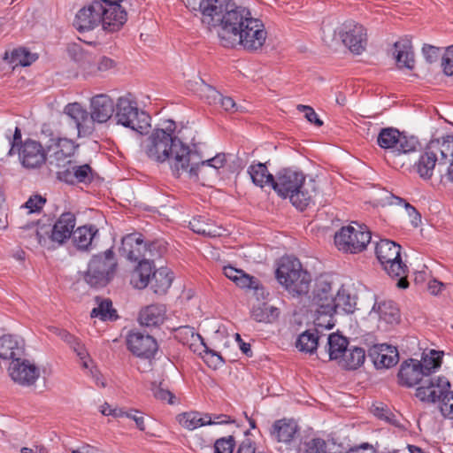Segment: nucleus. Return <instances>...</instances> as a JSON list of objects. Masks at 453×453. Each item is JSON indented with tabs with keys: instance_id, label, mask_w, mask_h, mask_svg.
I'll return each mask as SVG.
<instances>
[{
	"instance_id": "34",
	"label": "nucleus",
	"mask_w": 453,
	"mask_h": 453,
	"mask_svg": "<svg viewBox=\"0 0 453 453\" xmlns=\"http://www.w3.org/2000/svg\"><path fill=\"white\" fill-rule=\"evenodd\" d=\"M165 314V309L163 305L151 304L140 311L139 322L147 327L157 326L164 322Z\"/></svg>"
},
{
	"instance_id": "27",
	"label": "nucleus",
	"mask_w": 453,
	"mask_h": 453,
	"mask_svg": "<svg viewBox=\"0 0 453 453\" xmlns=\"http://www.w3.org/2000/svg\"><path fill=\"white\" fill-rule=\"evenodd\" d=\"M53 146L55 150L50 156V164L55 163L57 166L64 167L67 165V160H71L70 158L74 155L78 148L74 142L67 138H58L55 144L48 146V150L50 151Z\"/></svg>"
},
{
	"instance_id": "22",
	"label": "nucleus",
	"mask_w": 453,
	"mask_h": 453,
	"mask_svg": "<svg viewBox=\"0 0 453 453\" xmlns=\"http://www.w3.org/2000/svg\"><path fill=\"white\" fill-rule=\"evenodd\" d=\"M115 105L116 104L107 95L100 94L92 97L89 112L92 124L108 121L114 115Z\"/></svg>"
},
{
	"instance_id": "62",
	"label": "nucleus",
	"mask_w": 453,
	"mask_h": 453,
	"mask_svg": "<svg viewBox=\"0 0 453 453\" xmlns=\"http://www.w3.org/2000/svg\"><path fill=\"white\" fill-rule=\"evenodd\" d=\"M235 453H265L262 450H258L257 444L254 441L250 438H245L238 445Z\"/></svg>"
},
{
	"instance_id": "48",
	"label": "nucleus",
	"mask_w": 453,
	"mask_h": 453,
	"mask_svg": "<svg viewBox=\"0 0 453 453\" xmlns=\"http://www.w3.org/2000/svg\"><path fill=\"white\" fill-rule=\"evenodd\" d=\"M91 318H99L103 321L115 320L118 318L116 310L112 308V303L110 299H104L98 306L94 308L90 313Z\"/></svg>"
},
{
	"instance_id": "32",
	"label": "nucleus",
	"mask_w": 453,
	"mask_h": 453,
	"mask_svg": "<svg viewBox=\"0 0 453 453\" xmlns=\"http://www.w3.org/2000/svg\"><path fill=\"white\" fill-rule=\"evenodd\" d=\"M375 254L382 266H385L401 257V246L393 241L382 239L376 244Z\"/></svg>"
},
{
	"instance_id": "21",
	"label": "nucleus",
	"mask_w": 453,
	"mask_h": 453,
	"mask_svg": "<svg viewBox=\"0 0 453 453\" xmlns=\"http://www.w3.org/2000/svg\"><path fill=\"white\" fill-rule=\"evenodd\" d=\"M368 357L377 369L390 368L399 361L398 350L388 344H375L368 350Z\"/></svg>"
},
{
	"instance_id": "23",
	"label": "nucleus",
	"mask_w": 453,
	"mask_h": 453,
	"mask_svg": "<svg viewBox=\"0 0 453 453\" xmlns=\"http://www.w3.org/2000/svg\"><path fill=\"white\" fill-rule=\"evenodd\" d=\"M145 250L146 242L143 241L142 234L132 233L122 238L119 254L130 261L136 262L143 258Z\"/></svg>"
},
{
	"instance_id": "37",
	"label": "nucleus",
	"mask_w": 453,
	"mask_h": 453,
	"mask_svg": "<svg viewBox=\"0 0 453 453\" xmlns=\"http://www.w3.org/2000/svg\"><path fill=\"white\" fill-rule=\"evenodd\" d=\"M173 274L167 267L155 270L150 280V288L157 295H164L172 285Z\"/></svg>"
},
{
	"instance_id": "11",
	"label": "nucleus",
	"mask_w": 453,
	"mask_h": 453,
	"mask_svg": "<svg viewBox=\"0 0 453 453\" xmlns=\"http://www.w3.org/2000/svg\"><path fill=\"white\" fill-rule=\"evenodd\" d=\"M180 154H177L176 168L182 169V173H188L189 177L198 178V170L209 166L218 172L220 168H223L226 165V158L225 153H219L215 157L202 160L200 153L196 150H190L189 148H182Z\"/></svg>"
},
{
	"instance_id": "17",
	"label": "nucleus",
	"mask_w": 453,
	"mask_h": 453,
	"mask_svg": "<svg viewBox=\"0 0 453 453\" xmlns=\"http://www.w3.org/2000/svg\"><path fill=\"white\" fill-rule=\"evenodd\" d=\"M127 344L134 355L146 359L154 357L158 349L155 338L140 331L130 332L127 338Z\"/></svg>"
},
{
	"instance_id": "45",
	"label": "nucleus",
	"mask_w": 453,
	"mask_h": 453,
	"mask_svg": "<svg viewBox=\"0 0 453 453\" xmlns=\"http://www.w3.org/2000/svg\"><path fill=\"white\" fill-rule=\"evenodd\" d=\"M442 355L443 352L434 349L430 350L428 354L423 353L420 362L422 364V370H424V373L427 379L433 372L441 367Z\"/></svg>"
},
{
	"instance_id": "35",
	"label": "nucleus",
	"mask_w": 453,
	"mask_h": 453,
	"mask_svg": "<svg viewBox=\"0 0 453 453\" xmlns=\"http://www.w3.org/2000/svg\"><path fill=\"white\" fill-rule=\"evenodd\" d=\"M394 47L398 65L412 70L414 68L415 60L411 42L408 39H403L395 42Z\"/></svg>"
},
{
	"instance_id": "55",
	"label": "nucleus",
	"mask_w": 453,
	"mask_h": 453,
	"mask_svg": "<svg viewBox=\"0 0 453 453\" xmlns=\"http://www.w3.org/2000/svg\"><path fill=\"white\" fill-rule=\"evenodd\" d=\"M303 453H326V443L321 438H313L304 443Z\"/></svg>"
},
{
	"instance_id": "14",
	"label": "nucleus",
	"mask_w": 453,
	"mask_h": 453,
	"mask_svg": "<svg viewBox=\"0 0 453 453\" xmlns=\"http://www.w3.org/2000/svg\"><path fill=\"white\" fill-rule=\"evenodd\" d=\"M449 156H453V150L449 143L431 142L415 164L417 173L423 179H430L436 162L438 161L439 165L446 164Z\"/></svg>"
},
{
	"instance_id": "15",
	"label": "nucleus",
	"mask_w": 453,
	"mask_h": 453,
	"mask_svg": "<svg viewBox=\"0 0 453 453\" xmlns=\"http://www.w3.org/2000/svg\"><path fill=\"white\" fill-rule=\"evenodd\" d=\"M334 35L353 54L360 55L365 50L367 44L366 28L354 20L343 22L334 30Z\"/></svg>"
},
{
	"instance_id": "39",
	"label": "nucleus",
	"mask_w": 453,
	"mask_h": 453,
	"mask_svg": "<svg viewBox=\"0 0 453 453\" xmlns=\"http://www.w3.org/2000/svg\"><path fill=\"white\" fill-rule=\"evenodd\" d=\"M174 338L183 345H188L191 349L196 342L200 346L203 343V338L189 326H181L173 328Z\"/></svg>"
},
{
	"instance_id": "36",
	"label": "nucleus",
	"mask_w": 453,
	"mask_h": 453,
	"mask_svg": "<svg viewBox=\"0 0 453 453\" xmlns=\"http://www.w3.org/2000/svg\"><path fill=\"white\" fill-rule=\"evenodd\" d=\"M247 172L250 176L252 183L257 187L264 188L266 185H270L273 188L275 176L268 172L265 163L254 162L248 167Z\"/></svg>"
},
{
	"instance_id": "16",
	"label": "nucleus",
	"mask_w": 453,
	"mask_h": 453,
	"mask_svg": "<svg viewBox=\"0 0 453 453\" xmlns=\"http://www.w3.org/2000/svg\"><path fill=\"white\" fill-rule=\"evenodd\" d=\"M21 165L27 169L40 168L47 160V152L40 142L27 138L16 150Z\"/></svg>"
},
{
	"instance_id": "30",
	"label": "nucleus",
	"mask_w": 453,
	"mask_h": 453,
	"mask_svg": "<svg viewBox=\"0 0 453 453\" xmlns=\"http://www.w3.org/2000/svg\"><path fill=\"white\" fill-rule=\"evenodd\" d=\"M155 265L151 262L141 258L138 265L131 273L130 282L137 289L145 288L150 282Z\"/></svg>"
},
{
	"instance_id": "3",
	"label": "nucleus",
	"mask_w": 453,
	"mask_h": 453,
	"mask_svg": "<svg viewBox=\"0 0 453 453\" xmlns=\"http://www.w3.org/2000/svg\"><path fill=\"white\" fill-rule=\"evenodd\" d=\"M305 174L290 167L282 168L275 174L273 189L283 198H289L290 203L297 210L304 211L311 201V195L304 188Z\"/></svg>"
},
{
	"instance_id": "24",
	"label": "nucleus",
	"mask_w": 453,
	"mask_h": 453,
	"mask_svg": "<svg viewBox=\"0 0 453 453\" xmlns=\"http://www.w3.org/2000/svg\"><path fill=\"white\" fill-rule=\"evenodd\" d=\"M67 167L57 173L58 179L68 184L74 182H91L92 168L89 165H75L72 160H67Z\"/></svg>"
},
{
	"instance_id": "61",
	"label": "nucleus",
	"mask_w": 453,
	"mask_h": 453,
	"mask_svg": "<svg viewBox=\"0 0 453 453\" xmlns=\"http://www.w3.org/2000/svg\"><path fill=\"white\" fill-rule=\"evenodd\" d=\"M441 65L446 75H453V45L449 47L444 53Z\"/></svg>"
},
{
	"instance_id": "51",
	"label": "nucleus",
	"mask_w": 453,
	"mask_h": 453,
	"mask_svg": "<svg viewBox=\"0 0 453 453\" xmlns=\"http://www.w3.org/2000/svg\"><path fill=\"white\" fill-rule=\"evenodd\" d=\"M201 347L203 348V351L199 354L202 355V353H204L203 358L209 367L212 369H218L225 364V360L223 359L222 356L219 353L209 349L204 342L201 345Z\"/></svg>"
},
{
	"instance_id": "42",
	"label": "nucleus",
	"mask_w": 453,
	"mask_h": 453,
	"mask_svg": "<svg viewBox=\"0 0 453 453\" xmlns=\"http://www.w3.org/2000/svg\"><path fill=\"white\" fill-rule=\"evenodd\" d=\"M279 315L278 308L265 303L254 306L251 311V317L257 322L272 323L278 319Z\"/></svg>"
},
{
	"instance_id": "31",
	"label": "nucleus",
	"mask_w": 453,
	"mask_h": 453,
	"mask_svg": "<svg viewBox=\"0 0 453 453\" xmlns=\"http://www.w3.org/2000/svg\"><path fill=\"white\" fill-rule=\"evenodd\" d=\"M372 312L377 314L380 321L388 325H395L400 321V311L395 303L390 300L375 302Z\"/></svg>"
},
{
	"instance_id": "20",
	"label": "nucleus",
	"mask_w": 453,
	"mask_h": 453,
	"mask_svg": "<svg viewBox=\"0 0 453 453\" xmlns=\"http://www.w3.org/2000/svg\"><path fill=\"white\" fill-rule=\"evenodd\" d=\"M273 440L286 445H291L300 435V427L292 418L275 420L270 428Z\"/></svg>"
},
{
	"instance_id": "38",
	"label": "nucleus",
	"mask_w": 453,
	"mask_h": 453,
	"mask_svg": "<svg viewBox=\"0 0 453 453\" xmlns=\"http://www.w3.org/2000/svg\"><path fill=\"white\" fill-rule=\"evenodd\" d=\"M383 269L391 278H396V287L405 289L409 287L407 280L408 266L403 262L402 257H399L389 264L383 266Z\"/></svg>"
},
{
	"instance_id": "19",
	"label": "nucleus",
	"mask_w": 453,
	"mask_h": 453,
	"mask_svg": "<svg viewBox=\"0 0 453 453\" xmlns=\"http://www.w3.org/2000/svg\"><path fill=\"white\" fill-rule=\"evenodd\" d=\"M17 358L11 363L9 373L12 379L23 386L33 385L40 375V371L34 364L28 360Z\"/></svg>"
},
{
	"instance_id": "41",
	"label": "nucleus",
	"mask_w": 453,
	"mask_h": 453,
	"mask_svg": "<svg viewBox=\"0 0 453 453\" xmlns=\"http://www.w3.org/2000/svg\"><path fill=\"white\" fill-rule=\"evenodd\" d=\"M365 360V351L360 347H350L342 355V365L347 370H356Z\"/></svg>"
},
{
	"instance_id": "8",
	"label": "nucleus",
	"mask_w": 453,
	"mask_h": 453,
	"mask_svg": "<svg viewBox=\"0 0 453 453\" xmlns=\"http://www.w3.org/2000/svg\"><path fill=\"white\" fill-rule=\"evenodd\" d=\"M76 224V217L72 212H64L60 215L55 224L42 226L36 229V239L39 244L47 249L54 248L65 243L72 237Z\"/></svg>"
},
{
	"instance_id": "1",
	"label": "nucleus",
	"mask_w": 453,
	"mask_h": 453,
	"mask_svg": "<svg viewBox=\"0 0 453 453\" xmlns=\"http://www.w3.org/2000/svg\"><path fill=\"white\" fill-rule=\"evenodd\" d=\"M224 18L219 26V37L225 47L237 42L250 52L262 49L267 32L263 21L252 17L248 8L236 4Z\"/></svg>"
},
{
	"instance_id": "2",
	"label": "nucleus",
	"mask_w": 453,
	"mask_h": 453,
	"mask_svg": "<svg viewBox=\"0 0 453 453\" xmlns=\"http://www.w3.org/2000/svg\"><path fill=\"white\" fill-rule=\"evenodd\" d=\"M165 128H156L144 143V151L149 158L157 163L173 160L171 167L176 175L181 174L182 169H177V154L182 148H188L174 135L176 125L173 120L165 122Z\"/></svg>"
},
{
	"instance_id": "59",
	"label": "nucleus",
	"mask_w": 453,
	"mask_h": 453,
	"mask_svg": "<svg viewBox=\"0 0 453 453\" xmlns=\"http://www.w3.org/2000/svg\"><path fill=\"white\" fill-rule=\"evenodd\" d=\"M297 110L304 113V117L309 122L314 124L317 127H321L323 125V121L318 117L312 107L309 105L298 104Z\"/></svg>"
},
{
	"instance_id": "58",
	"label": "nucleus",
	"mask_w": 453,
	"mask_h": 453,
	"mask_svg": "<svg viewBox=\"0 0 453 453\" xmlns=\"http://www.w3.org/2000/svg\"><path fill=\"white\" fill-rule=\"evenodd\" d=\"M46 203V199L42 196L35 195L31 196L24 204L28 209L29 213L39 212Z\"/></svg>"
},
{
	"instance_id": "13",
	"label": "nucleus",
	"mask_w": 453,
	"mask_h": 453,
	"mask_svg": "<svg viewBox=\"0 0 453 453\" xmlns=\"http://www.w3.org/2000/svg\"><path fill=\"white\" fill-rule=\"evenodd\" d=\"M377 143L381 149L388 150L393 157L416 151L420 145L416 137L407 136L395 127L381 128Z\"/></svg>"
},
{
	"instance_id": "63",
	"label": "nucleus",
	"mask_w": 453,
	"mask_h": 453,
	"mask_svg": "<svg viewBox=\"0 0 453 453\" xmlns=\"http://www.w3.org/2000/svg\"><path fill=\"white\" fill-rule=\"evenodd\" d=\"M24 142L22 141V134L21 130L17 127L15 128L13 136L12 139H9L10 149L7 152V156H13L16 153V150L19 149L20 144Z\"/></svg>"
},
{
	"instance_id": "46",
	"label": "nucleus",
	"mask_w": 453,
	"mask_h": 453,
	"mask_svg": "<svg viewBox=\"0 0 453 453\" xmlns=\"http://www.w3.org/2000/svg\"><path fill=\"white\" fill-rule=\"evenodd\" d=\"M319 344V335L317 331L315 333L307 330L302 333L296 341V348L303 352L311 353L316 351Z\"/></svg>"
},
{
	"instance_id": "52",
	"label": "nucleus",
	"mask_w": 453,
	"mask_h": 453,
	"mask_svg": "<svg viewBox=\"0 0 453 453\" xmlns=\"http://www.w3.org/2000/svg\"><path fill=\"white\" fill-rule=\"evenodd\" d=\"M390 204L403 205L408 215L411 218V223L415 226H417L418 225V223L421 221L420 213L417 211V209L414 206H412L411 203H409L403 198H401V197L395 196H392Z\"/></svg>"
},
{
	"instance_id": "28",
	"label": "nucleus",
	"mask_w": 453,
	"mask_h": 453,
	"mask_svg": "<svg viewBox=\"0 0 453 453\" xmlns=\"http://www.w3.org/2000/svg\"><path fill=\"white\" fill-rule=\"evenodd\" d=\"M334 296L332 283L323 277L318 278L312 291L311 303L317 306V312L319 314L326 315L324 305L330 303V300Z\"/></svg>"
},
{
	"instance_id": "49",
	"label": "nucleus",
	"mask_w": 453,
	"mask_h": 453,
	"mask_svg": "<svg viewBox=\"0 0 453 453\" xmlns=\"http://www.w3.org/2000/svg\"><path fill=\"white\" fill-rule=\"evenodd\" d=\"M189 228L196 234L215 237L219 235L218 231L214 229L211 224L205 220L203 216H196L189 221Z\"/></svg>"
},
{
	"instance_id": "26",
	"label": "nucleus",
	"mask_w": 453,
	"mask_h": 453,
	"mask_svg": "<svg viewBox=\"0 0 453 453\" xmlns=\"http://www.w3.org/2000/svg\"><path fill=\"white\" fill-rule=\"evenodd\" d=\"M356 305L355 298L343 288H339L336 295L330 300V303L324 305L326 309V315L330 317L334 313H352Z\"/></svg>"
},
{
	"instance_id": "6",
	"label": "nucleus",
	"mask_w": 453,
	"mask_h": 453,
	"mask_svg": "<svg viewBox=\"0 0 453 453\" xmlns=\"http://www.w3.org/2000/svg\"><path fill=\"white\" fill-rule=\"evenodd\" d=\"M113 118L118 125L140 134L148 133L150 127V116L138 108L136 101L127 96L118 98Z\"/></svg>"
},
{
	"instance_id": "57",
	"label": "nucleus",
	"mask_w": 453,
	"mask_h": 453,
	"mask_svg": "<svg viewBox=\"0 0 453 453\" xmlns=\"http://www.w3.org/2000/svg\"><path fill=\"white\" fill-rule=\"evenodd\" d=\"M235 284L242 288H257L258 279L254 276H250L242 271L239 275L238 280H236Z\"/></svg>"
},
{
	"instance_id": "56",
	"label": "nucleus",
	"mask_w": 453,
	"mask_h": 453,
	"mask_svg": "<svg viewBox=\"0 0 453 453\" xmlns=\"http://www.w3.org/2000/svg\"><path fill=\"white\" fill-rule=\"evenodd\" d=\"M80 357V359L82 361V367L88 368V353L84 346V344L81 342L79 338H75L73 343H71L69 346Z\"/></svg>"
},
{
	"instance_id": "4",
	"label": "nucleus",
	"mask_w": 453,
	"mask_h": 453,
	"mask_svg": "<svg viewBox=\"0 0 453 453\" xmlns=\"http://www.w3.org/2000/svg\"><path fill=\"white\" fill-rule=\"evenodd\" d=\"M275 274L280 284L293 297H302L309 293L311 276L303 269L297 258L282 257Z\"/></svg>"
},
{
	"instance_id": "53",
	"label": "nucleus",
	"mask_w": 453,
	"mask_h": 453,
	"mask_svg": "<svg viewBox=\"0 0 453 453\" xmlns=\"http://www.w3.org/2000/svg\"><path fill=\"white\" fill-rule=\"evenodd\" d=\"M235 440L234 436L222 437L218 439L214 443V453H235Z\"/></svg>"
},
{
	"instance_id": "60",
	"label": "nucleus",
	"mask_w": 453,
	"mask_h": 453,
	"mask_svg": "<svg viewBox=\"0 0 453 453\" xmlns=\"http://www.w3.org/2000/svg\"><path fill=\"white\" fill-rule=\"evenodd\" d=\"M152 393L155 398L157 400L167 402L168 403H173V399L174 398L173 394L168 389H165L160 385H153L152 386Z\"/></svg>"
},
{
	"instance_id": "44",
	"label": "nucleus",
	"mask_w": 453,
	"mask_h": 453,
	"mask_svg": "<svg viewBox=\"0 0 453 453\" xmlns=\"http://www.w3.org/2000/svg\"><path fill=\"white\" fill-rule=\"evenodd\" d=\"M4 59L13 66H28L36 60L35 55L26 49H14L10 53L5 52Z\"/></svg>"
},
{
	"instance_id": "18",
	"label": "nucleus",
	"mask_w": 453,
	"mask_h": 453,
	"mask_svg": "<svg viewBox=\"0 0 453 453\" xmlns=\"http://www.w3.org/2000/svg\"><path fill=\"white\" fill-rule=\"evenodd\" d=\"M397 376L399 384L407 388H411L420 382H422L421 386H423L425 381L427 382L432 378L429 377L423 380L426 376L424 373V370H422V364L419 360L413 358H409L401 364Z\"/></svg>"
},
{
	"instance_id": "33",
	"label": "nucleus",
	"mask_w": 453,
	"mask_h": 453,
	"mask_svg": "<svg viewBox=\"0 0 453 453\" xmlns=\"http://www.w3.org/2000/svg\"><path fill=\"white\" fill-rule=\"evenodd\" d=\"M97 234L98 228L94 225L79 226L72 234L73 245L80 250H87Z\"/></svg>"
},
{
	"instance_id": "64",
	"label": "nucleus",
	"mask_w": 453,
	"mask_h": 453,
	"mask_svg": "<svg viewBox=\"0 0 453 453\" xmlns=\"http://www.w3.org/2000/svg\"><path fill=\"white\" fill-rule=\"evenodd\" d=\"M422 53L425 59L431 64L437 61L440 49L430 44H425L422 48Z\"/></svg>"
},
{
	"instance_id": "12",
	"label": "nucleus",
	"mask_w": 453,
	"mask_h": 453,
	"mask_svg": "<svg viewBox=\"0 0 453 453\" xmlns=\"http://www.w3.org/2000/svg\"><path fill=\"white\" fill-rule=\"evenodd\" d=\"M371 233L365 226L357 224L342 226L334 234V243L339 250L356 254L363 251L371 242Z\"/></svg>"
},
{
	"instance_id": "54",
	"label": "nucleus",
	"mask_w": 453,
	"mask_h": 453,
	"mask_svg": "<svg viewBox=\"0 0 453 453\" xmlns=\"http://www.w3.org/2000/svg\"><path fill=\"white\" fill-rule=\"evenodd\" d=\"M200 92L201 97L205 99L209 104H217L221 98V94L215 88L203 81Z\"/></svg>"
},
{
	"instance_id": "40",
	"label": "nucleus",
	"mask_w": 453,
	"mask_h": 453,
	"mask_svg": "<svg viewBox=\"0 0 453 453\" xmlns=\"http://www.w3.org/2000/svg\"><path fill=\"white\" fill-rule=\"evenodd\" d=\"M178 420L183 427L189 430H194L205 425H211V417L209 414L202 417L197 411L184 412L179 415Z\"/></svg>"
},
{
	"instance_id": "43",
	"label": "nucleus",
	"mask_w": 453,
	"mask_h": 453,
	"mask_svg": "<svg viewBox=\"0 0 453 453\" xmlns=\"http://www.w3.org/2000/svg\"><path fill=\"white\" fill-rule=\"evenodd\" d=\"M349 345L348 339L338 334H331L327 338L328 354L331 360L342 357Z\"/></svg>"
},
{
	"instance_id": "10",
	"label": "nucleus",
	"mask_w": 453,
	"mask_h": 453,
	"mask_svg": "<svg viewBox=\"0 0 453 453\" xmlns=\"http://www.w3.org/2000/svg\"><path fill=\"white\" fill-rule=\"evenodd\" d=\"M185 3L196 16L200 14L201 22L209 29L219 27L225 14L236 5L233 0H185Z\"/></svg>"
},
{
	"instance_id": "50",
	"label": "nucleus",
	"mask_w": 453,
	"mask_h": 453,
	"mask_svg": "<svg viewBox=\"0 0 453 453\" xmlns=\"http://www.w3.org/2000/svg\"><path fill=\"white\" fill-rule=\"evenodd\" d=\"M166 244L163 240H156L149 244L146 243L143 258L153 264L155 259L161 257L166 251Z\"/></svg>"
},
{
	"instance_id": "5",
	"label": "nucleus",
	"mask_w": 453,
	"mask_h": 453,
	"mask_svg": "<svg viewBox=\"0 0 453 453\" xmlns=\"http://www.w3.org/2000/svg\"><path fill=\"white\" fill-rule=\"evenodd\" d=\"M100 24L104 31L111 33L119 31L124 26L118 19L110 16L101 4L93 1L77 12L73 26L81 33L93 30Z\"/></svg>"
},
{
	"instance_id": "9",
	"label": "nucleus",
	"mask_w": 453,
	"mask_h": 453,
	"mask_svg": "<svg viewBox=\"0 0 453 453\" xmlns=\"http://www.w3.org/2000/svg\"><path fill=\"white\" fill-rule=\"evenodd\" d=\"M117 265L118 263L112 249L94 255L84 274V280L94 288L104 287L112 280Z\"/></svg>"
},
{
	"instance_id": "47",
	"label": "nucleus",
	"mask_w": 453,
	"mask_h": 453,
	"mask_svg": "<svg viewBox=\"0 0 453 453\" xmlns=\"http://www.w3.org/2000/svg\"><path fill=\"white\" fill-rule=\"evenodd\" d=\"M123 0H93L94 3L101 4L104 9L107 10L110 16L118 19L119 21L125 24L127 20V12L120 5Z\"/></svg>"
},
{
	"instance_id": "25",
	"label": "nucleus",
	"mask_w": 453,
	"mask_h": 453,
	"mask_svg": "<svg viewBox=\"0 0 453 453\" xmlns=\"http://www.w3.org/2000/svg\"><path fill=\"white\" fill-rule=\"evenodd\" d=\"M64 113L73 120L79 136L90 133L92 124L89 112L80 104L73 103L65 105Z\"/></svg>"
},
{
	"instance_id": "7",
	"label": "nucleus",
	"mask_w": 453,
	"mask_h": 453,
	"mask_svg": "<svg viewBox=\"0 0 453 453\" xmlns=\"http://www.w3.org/2000/svg\"><path fill=\"white\" fill-rule=\"evenodd\" d=\"M450 382L445 377L437 376L425 381V385L416 389L415 395L423 403H435L439 402L441 415L449 419H453V403H449V389Z\"/></svg>"
},
{
	"instance_id": "29",
	"label": "nucleus",
	"mask_w": 453,
	"mask_h": 453,
	"mask_svg": "<svg viewBox=\"0 0 453 453\" xmlns=\"http://www.w3.org/2000/svg\"><path fill=\"white\" fill-rule=\"evenodd\" d=\"M23 340L16 336L5 334L0 337V358L12 361L24 356Z\"/></svg>"
}]
</instances>
